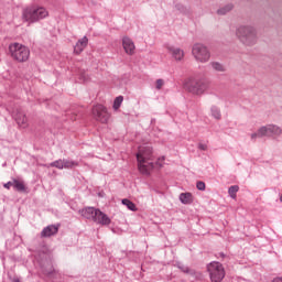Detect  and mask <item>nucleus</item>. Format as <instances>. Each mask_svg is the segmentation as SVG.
Here are the masks:
<instances>
[{
  "label": "nucleus",
  "mask_w": 282,
  "mask_h": 282,
  "mask_svg": "<svg viewBox=\"0 0 282 282\" xmlns=\"http://www.w3.org/2000/svg\"><path fill=\"white\" fill-rule=\"evenodd\" d=\"M138 169L142 175H149L155 165L153 164V149L149 144L139 147L137 153Z\"/></svg>",
  "instance_id": "1"
},
{
  "label": "nucleus",
  "mask_w": 282,
  "mask_h": 282,
  "mask_svg": "<svg viewBox=\"0 0 282 282\" xmlns=\"http://www.w3.org/2000/svg\"><path fill=\"white\" fill-rule=\"evenodd\" d=\"M47 17H50V12L44 7L29 6L22 10V21L24 23H39V21H43Z\"/></svg>",
  "instance_id": "2"
},
{
  "label": "nucleus",
  "mask_w": 282,
  "mask_h": 282,
  "mask_svg": "<svg viewBox=\"0 0 282 282\" xmlns=\"http://www.w3.org/2000/svg\"><path fill=\"white\" fill-rule=\"evenodd\" d=\"M80 215L82 217H85V219H90V221H95L101 226H109V224H111V218L109 216L94 207H86L82 209Z\"/></svg>",
  "instance_id": "3"
},
{
  "label": "nucleus",
  "mask_w": 282,
  "mask_h": 282,
  "mask_svg": "<svg viewBox=\"0 0 282 282\" xmlns=\"http://www.w3.org/2000/svg\"><path fill=\"white\" fill-rule=\"evenodd\" d=\"M236 36L243 45H254V43H257V30L251 25L238 26Z\"/></svg>",
  "instance_id": "4"
},
{
  "label": "nucleus",
  "mask_w": 282,
  "mask_h": 282,
  "mask_svg": "<svg viewBox=\"0 0 282 282\" xmlns=\"http://www.w3.org/2000/svg\"><path fill=\"white\" fill-rule=\"evenodd\" d=\"M11 58L18 63H25L30 58V48L20 43H13L9 46Z\"/></svg>",
  "instance_id": "5"
},
{
  "label": "nucleus",
  "mask_w": 282,
  "mask_h": 282,
  "mask_svg": "<svg viewBox=\"0 0 282 282\" xmlns=\"http://www.w3.org/2000/svg\"><path fill=\"white\" fill-rule=\"evenodd\" d=\"M184 88L194 96H202L208 89V84L194 78H188L184 83Z\"/></svg>",
  "instance_id": "6"
},
{
  "label": "nucleus",
  "mask_w": 282,
  "mask_h": 282,
  "mask_svg": "<svg viewBox=\"0 0 282 282\" xmlns=\"http://www.w3.org/2000/svg\"><path fill=\"white\" fill-rule=\"evenodd\" d=\"M207 272H209V278L212 282H221L226 276V270L224 264L219 262H210L207 265Z\"/></svg>",
  "instance_id": "7"
},
{
  "label": "nucleus",
  "mask_w": 282,
  "mask_h": 282,
  "mask_svg": "<svg viewBox=\"0 0 282 282\" xmlns=\"http://www.w3.org/2000/svg\"><path fill=\"white\" fill-rule=\"evenodd\" d=\"M192 55L198 63H208L210 61V51L202 43H195L193 45Z\"/></svg>",
  "instance_id": "8"
},
{
  "label": "nucleus",
  "mask_w": 282,
  "mask_h": 282,
  "mask_svg": "<svg viewBox=\"0 0 282 282\" xmlns=\"http://www.w3.org/2000/svg\"><path fill=\"white\" fill-rule=\"evenodd\" d=\"M282 130L279 126L274 124H269L261 127L257 133L251 134V140H257V138H263V137H269L272 138L274 135H281Z\"/></svg>",
  "instance_id": "9"
},
{
  "label": "nucleus",
  "mask_w": 282,
  "mask_h": 282,
  "mask_svg": "<svg viewBox=\"0 0 282 282\" xmlns=\"http://www.w3.org/2000/svg\"><path fill=\"white\" fill-rule=\"evenodd\" d=\"M91 116L97 122H101V124H107L109 122V111H107V108L100 104H97L91 109Z\"/></svg>",
  "instance_id": "10"
},
{
  "label": "nucleus",
  "mask_w": 282,
  "mask_h": 282,
  "mask_svg": "<svg viewBox=\"0 0 282 282\" xmlns=\"http://www.w3.org/2000/svg\"><path fill=\"white\" fill-rule=\"evenodd\" d=\"M165 47L174 61H184V50L173 45H166Z\"/></svg>",
  "instance_id": "11"
},
{
  "label": "nucleus",
  "mask_w": 282,
  "mask_h": 282,
  "mask_svg": "<svg viewBox=\"0 0 282 282\" xmlns=\"http://www.w3.org/2000/svg\"><path fill=\"white\" fill-rule=\"evenodd\" d=\"M122 47L128 56H133V54H135V43H133V40H131V37L123 36Z\"/></svg>",
  "instance_id": "12"
},
{
  "label": "nucleus",
  "mask_w": 282,
  "mask_h": 282,
  "mask_svg": "<svg viewBox=\"0 0 282 282\" xmlns=\"http://www.w3.org/2000/svg\"><path fill=\"white\" fill-rule=\"evenodd\" d=\"M14 120L20 129H28V127H30V123L28 121V116L25 115V112L21 110L17 111L14 116Z\"/></svg>",
  "instance_id": "13"
},
{
  "label": "nucleus",
  "mask_w": 282,
  "mask_h": 282,
  "mask_svg": "<svg viewBox=\"0 0 282 282\" xmlns=\"http://www.w3.org/2000/svg\"><path fill=\"white\" fill-rule=\"evenodd\" d=\"M89 39H87V36H84L80 40H78L74 47V54H82L85 47H87Z\"/></svg>",
  "instance_id": "14"
},
{
  "label": "nucleus",
  "mask_w": 282,
  "mask_h": 282,
  "mask_svg": "<svg viewBox=\"0 0 282 282\" xmlns=\"http://www.w3.org/2000/svg\"><path fill=\"white\" fill-rule=\"evenodd\" d=\"M58 232V226L50 225L42 230V237H52Z\"/></svg>",
  "instance_id": "15"
},
{
  "label": "nucleus",
  "mask_w": 282,
  "mask_h": 282,
  "mask_svg": "<svg viewBox=\"0 0 282 282\" xmlns=\"http://www.w3.org/2000/svg\"><path fill=\"white\" fill-rule=\"evenodd\" d=\"M180 200L182 204H193V194L192 193H182L180 195Z\"/></svg>",
  "instance_id": "16"
},
{
  "label": "nucleus",
  "mask_w": 282,
  "mask_h": 282,
  "mask_svg": "<svg viewBox=\"0 0 282 282\" xmlns=\"http://www.w3.org/2000/svg\"><path fill=\"white\" fill-rule=\"evenodd\" d=\"M210 115L215 120H221V109L217 106L210 107Z\"/></svg>",
  "instance_id": "17"
},
{
  "label": "nucleus",
  "mask_w": 282,
  "mask_h": 282,
  "mask_svg": "<svg viewBox=\"0 0 282 282\" xmlns=\"http://www.w3.org/2000/svg\"><path fill=\"white\" fill-rule=\"evenodd\" d=\"M13 188L20 193H23L25 191V183H23L21 180H13Z\"/></svg>",
  "instance_id": "18"
},
{
  "label": "nucleus",
  "mask_w": 282,
  "mask_h": 282,
  "mask_svg": "<svg viewBox=\"0 0 282 282\" xmlns=\"http://www.w3.org/2000/svg\"><path fill=\"white\" fill-rule=\"evenodd\" d=\"M122 204L123 206H127V208L129 210H132L133 213H135V210H138V207H135V205L133 204V202H131L130 199H122Z\"/></svg>",
  "instance_id": "19"
},
{
  "label": "nucleus",
  "mask_w": 282,
  "mask_h": 282,
  "mask_svg": "<svg viewBox=\"0 0 282 282\" xmlns=\"http://www.w3.org/2000/svg\"><path fill=\"white\" fill-rule=\"evenodd\" d=\"M228 193L232 199H237V193H239V187L237 185H232L229 187Z\"/></svg>",
  "instance_id": "20"
},
{
  "label": "nucleus",
  "mask_w": 282,
  "mask_h": 282,
  "mask_svg": "<svg viewBox=\"0 0 282 282\" xmlns=\"http://www.w3.org/2000/svg\"><path fill=\"white\" fill-rule=\"evenodd\" d=\"M79 79L83 80V83H89L91 80V76H89V73L86 70L79 72Z\"/></svg>",
  "instance_id": "21"
},
{
  "label": "nucleus",
  "mask_w": 282,
  "mask_h": 282,
  "mask_svg": "<svg viewBox=\"0 0 282 282\" xmlns=\"http://www.w3.org/2000/svg\"><path fill=\"white\" fill-rule=\"evenodd\" d=\"M210 66L215 72H226V67H224L219 62H213Z\"/></svg>",
  "instance_id": "22"
},
{
  "label": "nucleus",
  "mask_w": 282,
  "mask_h": 282,
  "mask_svg": "<svg viewBox=\"0 0 282 282\" xmlns=\"http://www.w3.org/2000/svg\"><path fill=\"white\" fill-rule=\"evenodd\" d=\"M124 100V97L119 96L113 101V109L118 111L120 109V105H122V101Z\"/></svg>",
  "instance_id": "23"
},
{
  "label": "nucleus",
  "mask_w": 282,
  "mask_h": 282,
  "mask_svg": "<svg viewBox=\"0 0 282 282\" xmlns=\"http://www.w3.org/2000/svg\"><path fill=\"white\" fill-rule=\"evenodd\" d=\"M51 166H55L56 169H67V163L59 160L51 163Z\"/></svg>",
  "instance_id": "24"
},
{
  "label": "nucleus",
  "mask_w": 282,
  "mask_h": 282,
  "mask_svg": "<svg viewBox=\"0 0 282 282\" xmlns=\"http://www.w3.org/2000/svg\"><path fill=\"white\" fill-rule=\"evenodd\" d=\"M230 10H232V6L228 4L227 7H225L224 9H219L218 10V14H226V12H230Z\"/></svg>",
  "instance_id": "25"
},
{
  "label": "nucleus",
  "mask_w": 282,
  "mask_h": 282,
  "mask_svg": "<svg viewBox=\"0 0 282 282\" xmlns=\"http://www.w3.org/2000/svg\"><path fill=\"white\" fill-rule=\"evenodd\" d=\"M166 159L164 158V156H161V158H159L158 159V161H156V166L159 167V169H162L163 166H164V161H165Z\"/></svg>",
  "instance_id": "26"
},
{
  "label": "nucleus",
  "mask_w": 282,
  "mask_h": 282,
  "mask_svg": "<svg viewBox=\"0 0 282 282\" xmlns=\"http://www.w3.org/2000/svg\"><path fill=\"white\" fill-rule=\"evenodd\" d=\"M196 188H197L198 191H206V183H204V182H202V181L197 182Z\"/></svg>",
  "instance_id": "27"
},
{
  "label": "nucleus",
  "mask_w": 282,
  "mask_h": 282,
  "mask_svg": "<svg viewBox=\"0 0 282 282\" xmlns=\"http://www.w3.org/2000/svg\"><path fill=\"white\" fill-rule=\"evenodd\" d=\"M164 87V79H156L155 89H162Z\"/></svg>",
  "instance_id": "28"
},
{
  "label": "nucleus",
  "mask_w": 282,
  "mask_h": 282,
  "mask_svg": "<svg viewBox=\"0 0 282 282\" xmlns=\"http://www.w3.org/2000/svg\"><path fill=\"white\" fill-rule=\"evenodd\" d=\"M177 268L180 270H182V272H184L185 274H188V272H191V270L188 269V267H184L182 264H177Z\"/></svg>",
  "instance_id": "29"
},
{
  "label": "nucleus",
  "mask_w": 282,
  "mask_h": 282,
  "mask_svg": "<svg viewBox=\"0 0 282 282\" xmlns=\"http://www.w3.org/2000/svg\"><path fill=\"white\" fill-rule=\"evenodd\" d=\"M199 151H208V144L206 143H198Z\"/></svg>",
  "instance_id": "30"
},
{
  "label": "nucleus",
  "mask_w": 282,
  "mask_h": 282,
  "mask_svg": "<svg viewBox=\"0 0 282 282\" xmlns=\"http://www.w3.org/2000/svg\"><path fill=\"white\" fill-rule=\"evenodd\" d=\"M8 191H10L11 186H14V181L13 182H8L3 185Z\"/></svg>",
  "instance_id": "31"
},
{
  "label": "nucleus",
  "mask_w": 282,
  "mask_h": 282,
  "mask_svg": "<svg viewBox=\"0 0 282 282\" xmlns=\"http://www.w3.org/2000/svg\"><path fill=\"white\" fill-rule=\"evenodd\" d=\"M272 282H282V276H276L272 280Z\"/></svg>",
  "instance_id": "32"
},
{
  "label": "nucleus",
  "mask_w": 282,
  "mask_h": 282,
  "mask_svg": "<svg viewBox=\"0 0 282 282\" xmlns=\"http://www.w3.org/2000/svg\"><path fill=\"white\" fill-rule=\"evenodd\" d=\"M13 282H21L19 279H14Z\"/></svg>",
  "instance_id": "33"
}]
</instances>
